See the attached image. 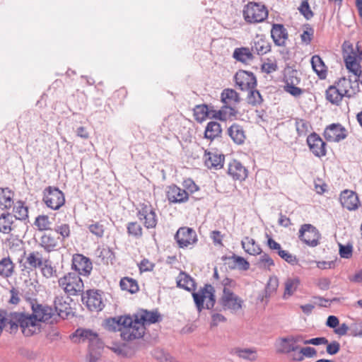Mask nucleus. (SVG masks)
Masks as SVG:
<instances>
[{
	"label": "nucleus",
	"instance_id": "nucleus-8",
	"mask_svg": "<svg viewBox=\"0 0 362 362\" xmlns=\"http://www.w3.org/2000/svg\"><path fill=\"white\" fill-rule=\"evenodd\" d=\"M30 307L32 313L39 324L41 322L49 323L57 322L56 313L52 307L40 304L36 300L30 301Z\"/></svg>",
	"mask_w": 362,
	"mask_h": 362
},
{
	"label": "nucleus",
	"instance_id": "nucleus-11",
	"mask_svg": "<svg viewBox=\"0 0 362 362\" xmlns=\"http://www.w3.org/2000/svg\"><path fill=\"white\" fill-rule=\"evenodd\" d=\"M343 58L346 69L353 74V77L357 79L358 84L361 83L362 85L361 66L356 61V54L354 52L352 47H349L348 49H344Z\"/></svg>",
	"mask_w": 362,
	"mask_h": 362
},
{
	"label": "nucleus",
	"instance_id": "nucleus-21",
	"mask_svg": "<svg viewBox=\"0 0 362 362\" xmlns=\"http://www.w3.org/2000/svg\"><path fill=\"white\" fill-rule=\"evenodd\" d=\"M228 174L235 180H245L247 177V170L240 162L233 160L228 165Z\"/></svg>",
	"mask_w": 362,
	"mask_h": 362
},
{
	"label": "nucleus",
	"instance_id": "nucleus-22",
	"mask_svg": "<svg viewBox=\"0 0 362 362\" xmlns=\"http://www.w3.org/2000/svg\"><path fill=\"white\" fill-rule=\"evenodd\" d=\"M166 194L168 201L172 203H182L188 200V193L185 189L174 185L168 187Z\"/></svg>",
	"mask_w": 362,
	"mask_h": 362
},
{
	"label": "nucleus",
	"instance_id": "nucleus-34",
	"mask_svg": "<svg viewBox=\"0 0 362 362\" xmlns=\"http://www.w3.org/2000/svg\"><path fill=\"white\" fill-rule=\"evenodd\" d=\"M241 245L244 250L251 255H256L262 253V249L259 245L255 243L254 239L249 237H245L241 241Z\"/></svg>",
	"mask_w": 362,
	"mask_h": 362
},
{
	"label": "nucleus",
	"instance_id": "nucleus-9",
	"mask_svg": "<svg viewBox=\"0 0 362 362\" xmlns=\"http://www.w3.org/2000/svg\"><path fill=\"white\" fill-rule=\"evenodd\" d=\"M298 238L307 245L314 247L320 244L321 235L314 226L305 223L300 226Z\"/></svg>",
	"mask_w": 362,
	"mask_h": 362
},
{
	"label": "nucleus",
	"instance_id": "nucleus-64",
	"mask_svg": "<svg viewBox=\"0 0 362 362\" xmlns=\"http://www.w3.org/2000/svg\"><path fill=\"white\" fill-rule=\"evenodd\" d=\"M327 353L329 355L337 354L340 350V344L337 341L327 344Z\"/></svg>",
	"mask_w": 362,
	"mask_h": 362
},
{
	"label": "nucleus",
	"instance_id": "nucleus-5",
	"mask_svg": "<svg viewBox=\"0 0 362 362\" xmlns=\"http://www.w3.org/2000/svg\"><path fill=\"white\" fill-rule=\"evenodd\" d=\"M75 335L79 337L80 341H88V346L90 349L88 362H97L99 356L93 351L103 347V343L99 339L98 334L90 329H78L75 332Z\"/></svg>",
	"mask_w": 362,
	"mask_h": 362
},
{
	"label": "nucleus",
	"instance_id": "nucleus-48",
	"mask_svg": "<svg viewBox=\"0 0 362 362\" xmlns=\"http://www.w3.org/2000/svg\"><path fill=\"white\" fill-rule=\"evenodd\" d=\"M247 90L248 91L247 100L250 105L252 106H257L262 103V97L257 90L255 88H251L250 90Z\"/></svg>",
	"mask_w": 362,
	"mask_h": 362
},
{
	"label": "nucleus",
	"instance_id": "nucleus-51",
	"mask_svg": "<svg viewBox=\"0 0 362 362\" xmlns=\"http://www.w3.org/2000/svg\"><path fill=\"white\" fill-rule=\"evenodd\" d=\"M226 259H233L235 267L242 271H247L250 268V263L243 257L233 254L232 256L226 257Z\"/></svg>",
	"mask_w": 362,
	"mask_h": 362
},
{
	"label": "nucleus",
	"instance_id": "nucleus-49",
	"mask_svg": "<svg viewBox=\"0 0 362 362\" xmlns=\"http://www.w3.org/2000/svg\"><path fill=\"white\" fill-rule=\"evenodd\" d=\"M52 223L49 221V217L46 215H40L36 217L34 225L40 230H47L50 229Z\"/></svg>",
	"mask_w": 362,
	"mask_h": 362
},
{
	"label": "nucleus",
	"instance_id": "nucleus-43",
	"mask_svg": "<svg viewBox=\"0 0 362 362\" xmlns=\"http://www.w3.org/2000/svg\"><path fill=\"white\" fill-rule=\"evenodd\" d=\"M14 215V220L18 219L21 221L26 220L28 218V208L25 206L24 203L21 201L17 202L13 206V210Z\"/></svg>",
	"mask_w": 362,
	"mask_h": 362
},
{
	"label": "nucleus",
	"instance_id": "nucleus-63",
	"mask_svg": "<svg viewBox=\"0 0 362 362\" xmlns=\"http://www.w3.org/2000/svg\"><path fill=\"white\" fill-rule=\"evenodd\" d=\"M349 85H350L349 78H346L345 77H343L341 79H339V81L337 83V86H338L339 90L341 91V93H342V95L346 97V93H345V91L349 90Z\"/></svg>",
	"mask_w": 362,
	"mask_h": 362
},
{
	"label": "nucleus",
	"instance_id": "nucleus-38",
	"mask_svg": "<svg viewBox=\"0 0 362 362\" xmlns=\"http://www.w3.org/2000/svg\"><path fill=\"white\" fill-rule=\"evenodd\" d=\"M177 285L178 287L184 288L187 291L194 290L195 282L189 275L184 272H181L177 280Z\"/></svg>",
	"mask_w": 362,
	"mask_h": 362
},
{
	"label": "nucleus",
	"instance_id": "nucleus-28",
	"mask_svg": "<svg viewBox=\"0 0 362 362\" xmlns=\"http://www.w3.org/2000/svg\"><path fill=\"white\" fill-rule=\"evenodd\" d=\"M15 272V264L9 257L0 259V276L8 279L11 277Z\"/></svg>",
	"mask_w": 362,
	"mask_h": 362
},
{
	"label": "nucleus",
	"instance_id": "nucleus-33",
	"mask_svg": "<svg viewBox=\"0 0 362 362\" xmlns=\"http://www.w3.org/2000/svg\"><path fill=\"white\" fill-rule=\"evenodd\" d=\"M221 98L223 104L233 106L240 100L239 94L235 90L230 88L224 89L221 93Z\"/></svg>",
	"mask_w": 362,
	"mask_h": 362
},
{
	"label": "nucleus",
	"instance_id": "nucleus-16",
	"mask_svg": "<svg viewBox=\"0 0 362 362\" xmlns=\"http://www.w3.org/2000/svg\"><path fill=\"white\" fill-rule=\"evenodd\" d=\"M324 137L329 142H339L347 136V131L339 123H333L327 126L323 133Z\"/></svg>",
	"mask_w": 362,
	"mask_h": 362
},
{
	"label": "nucleus",
	"instance_id": "nucleus-15",
	"mask_svg": "<svg viewBox=\"0 0 362 362\" xmlns=\"http://www.w3.org/2000/svg\"><path fill=\"white\" fill-rule=\"evenodd\" d=\"M234 79L236 85L241 90H250L251 88H255L257 86V78L254 74L250 71L240 70L235 74Z\"/></svg>",
	"mask_w": 362,
	"mask_h": 362
},
{
	"label": "nucleus",
	"instance_id": "nucleus-36",
	"mask_svg": "<svg viewBox=\"0 0 362 362\" xmlns=\"http://www.w3.org/2000/svg\"><path fill=\"white\" fill-rule=\"evenodd\" d=\"M14 217L10 213H2L0 215V233H9L12 230Z\"/></svg>",
	"mask_w": 362,
	"mask_h": 362
},
{
	"label": "nucleus",
	"instance_id": "nucleus-23",
	"mask_svg": "<svg viewBox=\"0 0 362 362\" xmlns=\"http://www.w3.org/2000/svg\"><path fill=\"white\" fill-rule=\"evenodd\" d=\"M44 262L42 253L38 251H33L25 255L24 267L29 270L36 269L42 267Z\"/></svg>",
	"mask_w": 362,
	"mask_h": 362
},
{
	"label": "nucleus",
	"instance_id": "nucleus-17",
	"mask_svg": "<svg viewBox=\"0 0 362 362\" xmlns=\"http://www.w3.org/2000/svg\"><path fill=\"white\" fill-rule=\"evenodd\" d=\"M71 268L79 276H88L92 271L93 264L89 258L77 254L73 257Z\"/></svg>",
	"mask_w": 362,
	"mask_h": 362
},
{
	"label": "nucleus",
	"instance_id": "nucleus-53",
	"mask_svg": "<svg viewBox=\"0 0 362 362\" xmlns=\"http://www.w3.org/2000/svg\"><path fill=\"white\" fill-rule=\"evenodd\" d=\"M88 228L89 231L97 238H101L104 235V226L100 222L92 221V223L88 225Z\"/></svg>",
	"mask_w": 362,
	"mask_h": 362
},
{
	"label": "nucleus",
	"instance_id": "nucleus-20",
	"mask_svg": "<svg viewBox=\"0 0 362 362\" xmlns=\"http://www.w3.org/2000/svg\"><path fill=\"white\" fill-rule=\"evenodd\" d=\"M339 201L342 206L349 211L355 210L358 207V196L353 191L347 189L343 191L340 194Z\"/></svg>",
	"mask_w": 362,
	"mask_h": 362
},
{
	"label": "nucleus",
	"instance_id": "nucleus-13",
	"mask_svg": "<svg viewBox=\"0 0 362 362\" xmlns=\"http://www.w3.org/2000/svg\"><path fill=\"white\" fill-rule=\"evenodd\" d=\"M137 217L141 221H144V226L147 229L155 228L158 218L156 214L150 204H141L137 211Z\"/></svg>",
	"mask_w": 362,
	"mask_h": 362
},
{
	"label": "nucleus",
	"instance_id": "nucleus-50",
	"mask_svg": "<svg viewBox=\"0 0 362 362\" xmlns=\"http://www.w3.org/2000/svg\"><path fill=\"white\" fill-rule=\"evenodd\" d=\"M295 125L299 136H305L309 131L310 123L305 119H295Z\"/></svg>",
	"mask_w": 362,
	"mask_h": 362
},
{
	"label": "nucleus",
	"instance_id": "nucleus-59",
	"mask_svg": "<svg viewBox=\"0 0 362 362\" xmlns=\"http://www.w3.org/2000/svg\"><path fill=\"white\" fill-rule=\"evenodd\" d=\"M305 27V30L301 34L300 37L303 42L306 45H309L312 41L314 35V30L309 24H306Z\"/></svg>",
	"mask_w": 362,
	"mask_h": 362
},
{
	"label": "nucleus",
	"instance_id": "nucleus-40",
	"mask_svg": "<svg viewBox=\"0 0 362 362\" xmlns=\"http://www.w3.org/2000/svg\"><path fill=\"white\" fill-rule=\"evenodd\" d=\"M222 129L221 124L217 122H209L206 127L204 136L206 139L213 140L221 134Z\"/></svg>",
	"mask_w": 362,
	"mask_h": 362
},
{
	"label": "nucleus",
	"instance_id": "nucleus-27",
	"mask_svg": "<svg viewBox=\"0 0 362 362\" xmlns=\"http://www.w3.org/2000/svg\"><path fill=\"white\" fill-rule=\"evenodd\" d=\"M228 134L233 142L239 145L243 144L246 138L243 127L238 124H233L228 129Z\"/></svg>",
	"mask_w": 362,
	"mask_h": 362
},
{
	"label": "nucleus",
	"instance_id": "nucleus-60",
	"mask_svg": "<svg viewBox=\"0 0 362 362\" xmlns=\"http://www.w3.org/2000/svg\"><path fill=\"white\" fill-rule=\"evenodd\" d=\"M279 255L284 259L286 262L291 265H296L298 264V261L296 256L289 253L286 250H282L279 252Z\"/></svg>",
	"mask_w": 362,
	"mask_h": 362
},
{
	"label": "nucleus",
	"instance_id": "nucleus-57",
	"mask_svg": "<svg viewBox=\"0 0 362 362\" xmlns=\"http://www.w3.org/2000/svg\"><path fill=\"white\" fill-rule=\"evenodd\" d=\"M350 85L349 90L345 91L346 97L351 98L356 95L359 91V84L357 79L354 78L353 76H349Z\"/></svg>",
	"mask_w": 362,
	"mask_h": 362
},
{
	"label": "nucleus",
	"instance_id": "nucleus-12",
	"mask_svg": "<svg viewBox=\"0 0 362 362\" xmlns=\"http://www.w3.org/2000/svg\"><path fill=\"white\" fill-rule=\"evenodd\" d=\"M220 303L224 310L237 312L243 307V300L228 288H223Z\"/></svg>",
	"mask_w": 362,
	"mask_h": 362
},
{
	"label": "nucleus",
	"instance_id": "nucleus-52",
	"mask_svg": "<svg viewBox=\"0 0 362 362\" xmlns=\"http://www.w3.org/2000/svg\"><path fill=\"white\" fill-rule=\"evenodd\" d=\"M235 353L240 358L251 361H255L257 358L256 351L251 349H240L236 350Z\"/></svg>",
	"mask_w": 362,
	"mask_h": 362
},
{
	"label": "nucleus",
	"instance_id": "nucleus-45",
	"mask_svg": "<svg viewBox=\"0 0 362 362\" xmlns=\"http://www.w3.org/2000/svg\"><path fill=\"white\" fill-rule=\"evenodd\" d=\"M127 231L129 236L139 239L143 235V228L137 221L129 222L127 224Z\"/></svg>",
	"mask_w": 362,
	"mask_h": 362
},
{
	"label": "nucleus",
	"instance_id": "nucleus-47",
	"mask_svg": "<svg viewBox=\"0 0 362 362\" xmlns=\"http://www.w3.org/2000/svg\"><path fill=\"white\" fill-rule=\"evenodd\" d=\"M260 257L256 263V265L259 269L270 270L271 267L274 266V260L267 253L260 254Z\"/></svg>",
	"mask_w": 362,
	"mask_h": 362
},
{
	"label": "nucleus",
	"instance_id": "nucleus-7",
	"mask_svg": "<svg viewBox=\"0 0 362 362\" xmlns=\"http://www.w3.org/2000/svg\"><path fill=\"white\" fill-rule=\"evenodd\" d=\"M42 201L48 208L58 210L64 204L65 197L58 187L49 186L43 190Z\"/></svg>",
	"mask_w": 362,
	"mask_h": 362
},
{
	"label": "nucleus",
	"instance_id": "nucleus-58",
	"mask_svg": "<svg viewBox=\"0 0 362 362\" xmlns=\"http://www.w3.org/2000/svg\"><path fill=\"white\" fill-rule=\"evenodd\" d=\"M278 279L276 278L270 279L269 282L267 283V285L265 288V295L264 298H269L273 293H274L278 287Z\"/></svg>",
	"mask_w": 362,
	"mask_h": 362
},
{
	"label": "nucleus",
	"instance_id": "nucleus-55",
	"mask_svg": "<svg viewBox=\"0 0 362 362\" xmlns=\"http://www.w3.org/2000/svg\"><path fill=\"white\" fill-rule=\"evenodd\" d=\"M298 10L300 13L305 17V19L310 20L313 17V12L311 11L308 1L307 0H303Z\"/></svg>",
	"mask_w": 362,
	"mask_h": 362
},
{
	"label": "nucleus",
	"instance_id": "nucleus-61",
	"mask_svg": "<svg viewBox=\"0 0 362 362\" xmlns=\"http://www.w3.org/2000/svg\"><path fill=\"white\" fill-rule=\"evenodd\" d=\"M141 272H151L155 267V264L150 262L148 259H144L138 264Z\"/></svg>",
	"mask_w": 362,
	"mask_h": 362
},
{
	"label": "nucleus",
	"instance_id": "nucleus-44",
	"mask_svg": "<svg viewBox=\"0 0 362 362\" xmlns=\"http://www.w3.org/2000/svg\"><path fill=\"white\" fill-rule=\"evenodd\" d=\"M344 95L335 86H329L326 90V98L332 104L339 105Z\"/></svg>",
	"mask_w": 362,
	"mask_h": 362
},
{
	"label": "nucleus",
	"instance_id": "nucleus-62",
	"mask_svg": "<svg viewBox=\"0 0 362 362\" xmlns=\"http://www.w3.org/2000/svg\"><path fill=\"white\" fill-rule=\"evenodd\" d=\"M353 247L351 245H339V255L341 257L349 259L352 256Z\"/></svg>",
	"mask_w": 362,
	"mask_h": 362
},
{
	"label": "nucleus",
	"instance_id": "nucleus-37",
	"mask_svg": "<svg viewBox=\"0 0 362 362\" xmlns=\"http://www.w3.org/2000/svg\"><path fill=\"white\" fill-rule=\"evenodd\" d=\"M293 341V338L290 337L281 339L279 351L284 354L293 352L296 354L299 349V347L296 344H294Z\"/></svg>",
	"mask_w": 362,
	"mask_h": 362
},
{
	"label": "nucleus",
	"instance_id": "nucleus-56",
	"mask_svg": "<svg viewBox=\"0 0 362 362\" xmlns=\"http://www.w3.org/2000/svg\"><path fill=\"white\" fill-rule=\"evenodd\" d=\"M54 231L62 236V240L69 238L71 234L70 227L67 223L57 225L54 227Z\"/></svg>",
	"mask_w": 362,
	"mask_h": 362
},
{
	"label": "nucleus",
	"instance_id": "nucleus-46",
	"mask_svg": "<svg viewBox=\"0 0 362 362\" xmlns=\"http://www.w3.org/2000/svg\"><path fill=\"white\" fill-rule=\"evenodd\" d=\"M317 354V351L315 348L310 346H306L301 348L298 350V352L296 354V356H293V359L294 361H302L304 357L312 358L315 356Z\"/></svg>",
	"mask_w": 362,
	"mask_h": 362
},
{
	"label": "nucleus",
	"instance_id": "nucleus-25",
	"mask_svg": "<svg viewBox=\"0 0 362 362\" xmlns=\"http://www.w3.org/2000/svg\"><path fill=\"white\" fill-rule=\"evenodd\" d=\"M205 165L210 169H221L223 166L224 156L211 152L205 151Z\"/></svg>",
	"mask_w": 362,
	"mask_h": 362
},
{
	"label": "nucleus",
	"instance_id": "nucleus-1",
	"mask_svg": "<svg viewBox=\"0 0 362 362\" xmlns=\"http://www.w3.org/2000/svg\"><path fill=\"white\" fill-rule=\"evenodd\" d=\"M160 315L158 311H148L141 309L132 317L120 316L112 318L111 321L117 326L121 332V337L124 340L131 341L141 338L145 333V325L154 324L158 322Z\"/></svg>",
	"mask_w": 362,
	"mask_h": 362
},
{
	"label": "nucleus",
	"instance_id": "nucleus-32",
	"mask_svg": "<svg viewBox=\"0 0 362 362\" xmlns=\"http://www.w3.org/2000/svg\"><path fill=\"white\" fill-rule=\"evenodd\" d=\"M311 65L314 71L320 79H325L327 77V66L323 60L319 55H314L311 58Z\"/></svg>",
	"mask_w": 362,
	"mask_h": 362
},
{
	"label": "nucleus",
	"instance_id": "nucleus-24",
	"mask_svg": "<svg viewBox=\"0 0 362 362\" xmlns=\"http://www.w3.org/2000/svg\"><path fill=\"white\" fill-rule=\"evenodd\" d=\"M271 50L270 43L263 35H257L251 44V51L258 55H264Z\"/></svg>",
	"mask_w": 362,
	"mask_h": 362
},
{
	"label": "nucleus",
	"instance_id": "nucleus-2",
	"mask_svg": "<svg viewBox=\"0 0 362 362\" xmlns=\"http://www.w3.org/2000/svg\"><path fill=\"white\" fill-rule=\"evenodd\" d=\"M9 317L10 332L17 330L20 327L23 334L29 337L40 329V324L33 313L12 312L9 313Z\"/></svg>",
	"mask_w": 362,
	"mask_h": 362
},
{
	"label": "nucleus",
	"instance_id": "nucleus-29",
	"mask_svg": "<svg viewBox=\"0 0 362 362\" xmlns=\"http://www.w3.org/2000/svg\"><path fill=\"white\" fill-rule=\"evenodd\" d=\"M39 245L46 252L54 251L58 245L57 239L51 233H44L40 238Z\"/></svg>",
	"mask_w": 362,
	"mask_h": 362
},
{
	"label": "nucleus",
	"instance_id": "nucleus-3",
	"mask_svg": "<svg viewBox=\"0 0 362 362\" xmlns=\"http://www.w3.org/2000/svg\"><path fill=\"white\" fill-rule=\"evenodd\" d=\"M215 288L211 284H205L198 291L192 293V297L197 310L212 309L216 303Z\"/></svg>",
	"mask_w": 362,
	"mask_h": 362
},
{
	"label": "nucleus",
	"instance_id": "nucleus-18",
	"mask_svg": "<svg viewBox=\"0 0 362 362\" xmlns=\"http://www.w3.org/2000/svg\"><path fill=\"white\" fill-rule=\"evenodd\" d=\"M307 144L310 151L317 157L325 156L327 153L326 143L316 133L310 134L307 138Z\"/></svg>",
	"mask_w": 362,
	"mask_h": 362
},
{
	"label": "nucleus",
	"instance_id": "nucleus-10",
	"mask_svg": "<svg viewBox=\"0 0 362 362\" xmlns=\"http://www.w3.org/2000/svg\"><path fill=\"white\" fill-rule=\"evenodd\" d=\"M102 294L99 290H88L81 294L82 301L90 311H100L105 307Z\"/></svg>",
	"mask_w": 362,
	"mask_h": 362
},
{
	"label": "nucleus",
	"instance_id": "nucleus-35",
	"mask_svg": "<svg viewBox=\"0 0 362 362\" xmlns=\"http://www.w3.org/2000/svg\"><path fill=\"white\" fill-rule=\"evenodd\" d=\"M300 284L298 277L288 278L285 281V290L283 295L284 299H288L297 290Z\"/></svg>",
	"mask_w": 362,
	"mask_h": 362
},
{
	"label": "nucleus",
	"instance_id": "nucleus-42",
	"mask_svg": "<svg viewBox=\"0 0 362 362\" xmlns=\"http://www.w3.org/2000/svg\"><path fill=\"white\" fill-rule=\"evenodd\" d=\"M119 286L121 289L127 291L130 293H135L139 291L137 281L129 277H124L120 280Z\"/></svg>",
	"mask_w": 362,
	"mask_h": 362
},
{
	"label": "nucleus",
	"instance_id": "nucleus-54",
	"mask_svg": "<svg viewBox=\"0 0 362 362\" xmlns=\"http://www.w3.org/2000/svg\"><path fill=\"white\" fill-rule=\"evenodd\" d=\"M42 275L49 279L57 276V271L51 265L48 259H45L43 266L40 267Z\"/></svg>",
	"mask_w": 362,
	"mask_h": 362
},
{
	"label": "nucleus",
	"instance_id": "nucleus-6",
	"mask_svg": "<svg viewBox=\"0 0 362 362\" xmlns=\"http://www.w3.org/2000/svg\"><path fill=\"white\" fill-rule=\"evenodd\" d=\"M243 17L247 23H258L268 17L267 7L261 3L249 2L243 8Z\"/></svg>",
	"mask_w": 362,
	"mask_h": 362
},
{
	"label": "nucleus",
	"instance_id": "nucleus-19",
	"mask_svg": "<svg viewBox=\"0 0 362 362\" xmlns=\"http://www.w3.org/2000/svg\"><path fill=\"white\" fill-rule=\"evenodd\" d=\"M71 300L68 296H57L54 300V310L56 313V320L60 317L65 319L71 313V308L69 301Z\"/></svg>",
	"mask_w": 362,
	"mask_h": 362
},
{
	"label": "nucleus",
	"instance_id": "nucleus-4",
	"mask_svg": "<svg viewBox=\"0 0 362 362\" xmlns=\"http://www.w3.org/2000/svg\"><path fill=\"white\" fill-rule=\"evenodd\" d=\"M58 283L68 296H78L83 293V282L76 272H69L59 278Z\"/></svg>",
	"mask_w": 362,
	"mask_h": 362
},
{
	"label": "nucleus",
	"instance_id": "nucleus-39",
	"mask_svg": "<svg viewBox=\"0 0 362 362\" xmlns=\"http://www.w3.org/2000/svg\"><path fill=\"white\" fill-rule=\"evenodd\" d=\"M213 110H209V107L206 105H198L194 109V116L197 122H202L206 117H211Z\"/></svg>",
	"mask_w": 362,
	"mask_h": 362
},
{
	"label": "nucleus",
	"instance_id": "nucleus-31",
	"mask_svg": "<svg viewBox=\"0 0 362 362\" xmlns=\"http://www.w3.org/2000/svg\"><path fill=\"white\" fill-rule=\"evenodd\" d=\"M237 114V110L233 105H226L218 111L213 110L211 117L218 119L222 121H226L231 117H235Z\"/></svg>",
	"mask_w": 362,
	"mask_h": 362
},
{
	"label": "nucleus",
	"instance_id": "nucleus-41",
	"mask_svg": "<svg viewBox=\"0 0 362 362\" xmlns=\"http://www.w3.org/2000/svg\"><path fill=\"white\" fill-rule=\"evenodd\" d=\"M233 57L241 62H247L253 59L252 52L248 47L235 48Z\"/></svg>",
	"mask_w": 362,
	"mask_h": 362
},
{
	"label": "nucleus",
	"instance_id": "nucleus-14",
	"mask_svg": "<svg viewBox=\"0 0 362 362\" xmlns=\"http://www.w3.org/2000/svg\"><path fill=\"white\" fill-rule=\"evenodd\" d=\"M175 240L180 247L185 248L197 243V235L194 229L188 227H181L175 233Z\"/></svg>",
	"mask_w": 362,
	"mask_h": 362
},
{
	"label": "nucleus",
	"instance_id": "nucleus-26",
	"mask_svg": "<svg viewBox=\"0 0 362 362\" xmlns=\"http://www.w3.org/2000/svg\"><path fill=\"white\" fill-rule=\"evenodd\" d=\"M271 36L276 45L284 44L288 37L286 29L281 24H274L271 30Z\"/></svg>",
	"mask_w": 362,
	"mask_h": 362
},
{
	"label": "nucleus",
	"instance_id": "nucleus-30",
	"mask_svg": "<svg viewBox=\"0 0 362 362\" xmlns=\"http://www.w3.org/2000/svg\"><path fill=\"white\" fill-rule=\"evenodd\" d=\"M14 193L8 187H0V209H8L13 205Z\"/></svg>",
	"mask_w": 362,
	"mask_h": 362
}]
</instances>
